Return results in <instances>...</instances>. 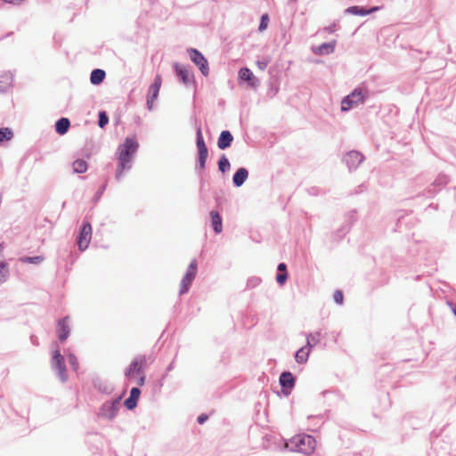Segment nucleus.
Segmentation results:
<instances>
[{
	"label": "nucleus",
	"mask_w": 456,
	"mask_h": 456,
	"mask_svg": "<svg viewBox=\"0 0 456 456\" xmlns=\"http://www.w3.org/2000/svg\"><path fill=\"white\" fill-rule=\"evenodd\" d=\"M197 273V262L196 260H192L186 271L184 277L181 281L180 294L186 293L189 290V288L195 279Z\"/></svg>",
	"instance_id": "obj_6"
},
{
	"label": "nucleus",
	"mask_w": 456,
	"mask_h": 456,
	"mask_svg": "<svg viewBox=\"0 0 456 456\" xmlns=\"http://www.w3.org/2000/svg\"><path fill=\"white\" fill-rule=\"evenodd\" d=\"M109 122V118L104 111L99 113V122L98 125L100 127H104Z\"/></svg>",
	"instance_id": "obj_32"
},
{
	"label": "nucleus",
	"mask_w": 456,
	"mask_h": 456,
	"mask_svg": "<svg viewBox=\"0 0 456 456\" xmlns=\"http://www.w3.org/2000/svg\"><path fill=\"white\" fill-rule=\"evenodd\" d=\"M363 160V156L358 151H350L345 157L346 165L352 168L356 167Z\"/></svg>",
	"instance_id": "obj_13"
},
{
	"label": "nucleus",
	"mask_w": 456,
	"mask_h": 456,
	"mask_svg": "<svg viewBox=\"0 0 456 456\" xmlns=\"http://www.w3.org/2000/svg\"><path fill=\"white\" fill-rule=\"evenodd\" d=\"M321 334L320 332H314L307 336L306 346L312 348L314 346L319 343Z\"/></svg>",
	"instance_id": "obj_28"
},
{
	"label": "nucleus",
	"mask_w": 456,
	"mask_h": 456,
	"mask_svg": "<svg viewBox=\"0 0 456 456\" xmlns=\"http://www.w3.org/2000/svg\"><path fill=\"white\" fill-rule=\"evenodd\" d=\"M248 172L246 168H244V167L239 168L233 175V178H232L233 183L237 187L241 186L244 183V182L246 181V179L248 178Z\"/></svg>",
	"instance_id": "obj_18"
},
{
	"label": "nucleus",
	"mask_w": 456,
	"mask_h": 456,
	"mask_svg": "<svg viewBox=\"0 0 456 456\" xmlns=\"http://www.w3.org/2000/svg\"><path fill=\"white\" fill-rule=\"evenodd\" d=\"M268 22H269L268 15L267 14H264L261 17V21H260V24H259V30L263 31V30L266 29V28L268 26Z\"/></svg>",
	"instance_id": "obj_33"
},
{
	"label": "nucleus",
	"mask_w": 456,
	"mask_h": 456,
	"mask_svg": "<svg viewBox=\"0 0 456 456\" xmlns=\"http://www.w3.org/2000/svg\"><path fill=\"white\" fill-rule=\"evenodd\" d=\"M57 334L61 342L68 338L69 335V317H65L58 322Z\"/></svg>",
	"instance_id": "obj_12"
},
{
	"label": "nucleus",
	"mask_w": 456,
	"mask_h": 456,
	"mask_svg": "<svg viewBox=\"0 0 456 456\" xmlns=\"http://www.w3.org/2000/svg\"><path fill=\"white\" fill-rule=\"evenodd\" d=\"M4 246L0 243V284L4 282L9 274L8 265L4 259Z\"/></svg>",
	"instance_id": "obj_15"
},
{
	"label": "nucleus",
	"mask_w": 456,
	"mask_h": 456,
	"mask_svg": "<svg viewBox=\"0 0 456 456\" xmlns=\"http://www.w3.org/2000/svg\"><path fill=\"white\" fill-rule=\"evenodd\" d=\"M44 260V257L43 256H33V257H24V258H21V261L24 262V263H28V264H40L42 263Z\"/></svg>",
	"instance_id": "obj_31"
},
{
	"label": "nucleus",
	"mask_w": 456,
	"mask_h": 456,
	"mask_svg": "<svg viewBox=\"0 0 456 456\" xmlns=\"http://www.w3.org/2000/svg\"><path fill=\"white\" fill-rule=\"evenodd\" d=\"M12 135V133L8 128H1L0 129V142L4 140H10Z\"/></svg>",
	"instance_id": "obj_30"
},
{
	"label": "nucleus",
	"mask_w": 456,
	"mask_h": 456,
	"mask_svg": "<svg viewBox=\"0 0 456 456\" xmlns=\"http://www.w3.org/2000/svg\"><path fill=\"white\" fill-rule=\"evenodd\" d=\"M73 170L77 174L85 173L87 170V163L83 159H77L73 162Z\"/></svg>",
	"instance_id": "obj_27"
},
{
	"label": "nucleus",
	"mask_w": 456,
	"mask_h": 456,
	"mask_svg": "<svg viewBox=\"0 0 456 456\" xmlns=\"http://www.w3.org/2000/svg\"><path fill=\"white\" fill-rule=\"evenodd\" d=\"M310 351H311V348L308 347L307 346L301 347L296 353V355H295L296 361L300 364L305 363L308 360Z\"/></svg>",
	"instance_id": "obj_20"
},
{
	"label": "nucleus",
	"mask_w": 456,
	"mask_h": 456,
	"mask_svg": "<svg viewBox=\"0 0 456 456\" xmlns=\"http://www.w3.org/2000/svg\"><path fill=\"white\" fill-rule=\"evenodd\" d=\"M70 126V122L67 118H60L55 125L56 132L62 135L67 133L69 127Z\"/></svg>",
	"instance_id": "obj_21"
},
{
	"label": "nucleus",
	"mask_w": 456,
	"mask_h": 456,
	"mask_svg": "<svg viewBox=\"0 0 456 456\" xmlns=\"http://www.w3.org/2000/svg\"><path fill=\"white\" fill-rule=\"evenodd\" d=\"M197 147L199 151V162L200 168H205V164L208 159V151L207 145L204 142V138L202 135L201 128L199 127L197 129Z\"/></svg>",
	"instance_id": "obj_9"
},
{
	"label": "nucleus",
	"mask_w": 456,
	"mask_h": 456,
	"mask_svg": "<svg viewBox=\"0 0 456 456\" xmlns=\"http://www.w3.org/2000/svg\"><path fill=\"white\" fill-rule=\"evenodd\" d=\"M138 149V142L134 138H126L118 148L117 179H120L124 172L131 168L133 156Z\"/></svg>",
	"instance_id": "obj_1"
},
{
	"label": "nucleus",
	"mask_w": 456,
	"mask_h": 456,
	"mask_svg": "<svg viewBox=\"0 0 456 456\" xmlns=\"http://www.w3.org/2000/svg\"><path fill=\"white\" fill-rule=\"evenodd\" d=\"M287 280V273H281L277 274L276 281L280 285H283Z\"/></svg>",
	"instance_id": "obj_35"
},
{
	"label": "nucleus",
	"mask_w": 456,
	"mask_h": 456,
	"mask_svg": "<svg viewBox=\"0 0 456 456\" xmlns=\"http://www.w3.org/2000/svg\"><path fill=\"white\" fill-rule=\"evenodd\" d=\"M141 391L137 387H133L130 391V395L126 399L124 404L128 410H133L137 405V401L140 397Z\"/></svg>",
	"instance_id": "obj_14"
},
{
	"label": "nucleus",
	"mask_w": 456,
	"mask_h": 456,
	"mask_svg": "<svg viewBox=\"0 0 456 456\" xmlns=\"http://www.w3.org/2000/svg\"><path fill=\"white\" fill-rule=\"evenodd\" d=\"M191 60L199 67L201 73L207 77L209 74L208 63L206 58L197 49L188 51Z\"/></svg>",
	"instance_id": "obj_8"
},
{
	"label": "nucleus",
	"mask_w": 456,
	"mask_h": 456,
	"mask_svg": "<svg viewBox=\"0 0 456 456\" xmlns=\"http://www.w3.org/2000/svg\"><path fill=\"white\" fill-rule=\"evenodd\" d=\"M364 101V95L362 90H354L350 95H347L341 102L342 111H346L354 106L362 103Z\"/></svg>",
	"instance_id": "obj_5"
},
{
	"label": "nucleus",
	"mask_w": 456,
	"mask_h": 456,
	"mask_svg": "<svg viewBox=\"0 0 456 456\" xmlns=\"http://www.w3.org/2000/svg\"><path fill=\"white\" fill-rule=\"evenodd\" d=\"M316 445L315 439L312 436L298 435L294 436L285 446L290 447L291 451L299 452L305 454H310L314 452Z\"/></svg>",
	"instance_id": "obj_3"
},
{
	"label": "nucleus",
	"mask_w": 456,
	"mask_h": 456,
	"mask_svg": "<svg viewBox=\"0 0 456 456\" xmlns=\"http://www.w3.org/2000/svg\"><path fill=\"white\" fill-rule=\"evenodd\" d=\"M162 80L159 75H157L155 77L154 83L150 86L148 90L147 95V107L150 110L153 108V102L158 98L160 87H161Z\"/></svg>",
	"instance_id": "obj_10"
},
{
	"label": "nucleus",
	"mask_w": 456,
	"mask_h": 456,
	"mask_svg": "<svg viewBox=\"0 0 456 456\" xmlns=\"http://www.w3.org/2000/svg\"><path fill=\"white\" fill-rule=\"evenodd\" d=\"M208 416L207 414L203 413L198 417V422H199V424H203L208 420Z\"/></svg>",
	"instance_id": "obj_37"
},
{
	"label": "nucleus",
	"mask_w": 456,
	"mask_h": 456,
	"mask_svg": "<svg viewBox=\"0 0 456 456\" xmlns=\"http://www.w3.org/2000/svg\"><path fill=\"white\" fill-rule=\"evenodd\" d=\"M379 10V7H373L370 10H365L359 6H352L347 9V12L355 15H366Z\"/></svg>",
	"instance_id": "obj_26"
},
{
	"label": "nucleus",
	"mask_w": 456,
	"mask_h": 456,
	"mask_svg": "<svg viewBox=\"0 0 456 456\" xmlns=\"http://www.w3.org/2000/svg\"><path fill=\"white\" fill-rule=\"evenodd\" d=\"M452 312H453V314H455V316H456V307L452 308Z\"/></svg>",
	"instance_id": "obj_40"
},
{
	"label": "nucleus",
	"mask_w": 456,
	"mask_h": 456,
	"mask_svg": "<svg viewBox=\"0 0 456 456\" xmlns=\"http://www.w3.org/2000/svg\"><path fill=\"white\" fill-rule=\"evenodd\" d=\"M174 68L177 77L183 84L187 85L192 80L193 76L185 66L175 63Z\"/></svg>",
	"instance_id": "obj_11"
},
{
	"label": "nucleus",
	"mask_w": 456,
	"mask_h": 456,
	"mask_svg": "<svg viewBox=\"0 0 456 456\" xmlns=\"http://www.w3.org/2000/svg\"><path fill=\"white\" fill-rule=\"evenodd\" d=\"M268 61L267 60H265V61H257V66L260 69H265L267 65H268Z\"/></svg>",
	"instance_id": "obj_38"
},
{
	"label": "nucleus",
	"mask_w": 456,
	"mask_h": 456,
	"mask_svg": "<svg viewBox=\"0 0 456 456\" xmlns=\"http://www.w3.org/2000/svg\"><path fill=\"white\" fill-rule=\"evenodd\" d=\"M147 365V361L144 355H138L135 357L128 368L126 370L125 375L130 379H137L136 383L138 386H143L145 382V375L143 372V369Z\"/></svg>",
	"instance_id": "obj_2"
},
{
	"label": "nucleus",
	"mask_w": 456,
	"mask_h": 456,
	"mask_svg": "<svg viewBox=\"0 0 456 456\" xmlns=\"http://www.w3.org/2000/svg\"><path fill=\"white\" fill-rule=\"evenodd\" d=\"M294 382L293 375L290 372H283L280 377V383L283 387L291 388Z\"/></svg>",
	"instance_id": "obj_23"
},
{
	"label": "nucleus",
	"mask_w": 456,
	"mask_h": 456,
	"mask_svg": "<svg viewBox=\"0 0 456 456\" xmlns=\"http://www.w3.org/2000/svg\"><path fill=\"white\" fill-rule=\"evenodd\" d=\"M286 265L284 263H281L279 265H278V270L280 272H282V273H286Z\"/></svg>",
	"instance_id": "obj_39"
},
{
	"label": "nucleus",
	"mask_w": 456,
	"mask_h": 456,
	"mask_svg": "<svg viewBox=\"0 0 456 456\" xmlns=\"http://www.w3.org/2000/svg\"><path fill=\"white\" fill-rule=\"evenodd\" d=\"M212 227L216 233H220L223 230L222 218L220 215L216 211L210 212Z\"/></svg>",
	"instance_id": "obj_19"
},
{
	"label": "nucleus",
	"mask_w": 456,
	"mask_h": 456,
	"mask_svg": "<svg viewBox=\"0 0 456 456\" xmlns=\"http://www.w3.org/2000/svg\"><path fill=\"white\" fill-rule=\"evenodd\" d=\"M232 140H233V137L229 131H223L220 134V136L217 141L218 148L221 150H224V149L230 147Z\"/></svg>",
	"instance_id": "obj_16"
},
{
	"label": "nucleus",
	"mask_w": 456,
	"mask_h": 456,
	"mask_svg": "<svg viewBox=\"0 0 456 456\" xmlns=\"http://www.w3.org/2000/svg\"><path fill=\"white\" fill-rule=\"evenodd\" d=\"M69 362L72 365L74 370H77L78 367L77 360L74 355L69 356Z\"/></svg>",
	"instance_id": "obj_36"
},
{
	"label": "nucleus",
	"mask_w": 456,
	"mask_h": 456,
	"mask_svg": "<svg viewBox=\"0 0 456 456\" xmlns=\"http://www.w3.org/2000/svg\"><path fill=\"white\" fill-rule=\"evenodd\" d=\"M218 167L219 170L223 173L228 170L230 168V162L228 159L223 156L218 162Z\"/></svg>",
	"instance_id": "obj_29"
},
{
	"label": "nucleus",
	"mask_w": 456,
	"mask_h": 456,
	"mask_svg": "<svg viewBox=\"0 0 456 456\" xmlns=\"http://www.w3.org/2000/svg\"><path fill=\"white\" fill-rule=\"evenodd\" d=\"M105 77V71L102 69H94L90 76V81L94 85L101 84Z\"/></svg>",
	"instance_id": "obj_22"
},
{
	"label": "nucleus",
	"mask_w": 456,
	"mask_h": 456,
	"mask_svg": "<svg viewBox=\"0 0 456 456\" xmlns=\"http://www.w3.org/2000/svg\"><path fill=\"white\" fill-rule=\"evenodd\" d=\"M52 366L54 370H58L59 377L62 382H65L68 379L67 370L63 356L58 348L53 352Z\"/></svg>",
	"instance_id": "obj_4"
},
{
	"label": "nucleus",
	"mask_w": 456,
	"mask_h": 456,
	"mask_svg": "<svg viewBox=\"0 0 456 456\" xmlns=\"http://www.w3.org/2000/svg\"><path fill=\"white\" fill-rule=\"evenodd\" d=\"M102 415L108 419H113L116 415L117 408L112 403H106L102 409Z\"/></svg>",
	"instance_id": "obj_24"
},
{
	"label": "nucleus",
	"mask_w": 456,
	"mask_h": 456,
	"mask_svg": "<svg viewBox=\"0 0 456 456\" xmlns=\"http://www.w3.org/2000/svg\"><path fill=\"white\" fill-rule=\"evenodd\" d=\"M239 77L244 81L248 82L251 86H256L257 80L255 78L251 70L248 68H242L239 71Z\"/></svg>",
	"instance_id": "obj_17"
},
{
	"label": "nucleus",
	"mask_w": 456,
	"mask_h": 456,
	"mask_svg": "<svg viewBox=\"0 0 456 456\" xmlns=\"http://www.w3.org/2000/svg\"><path fill=\"white\" fill-rule=\"evenodd\" d=\"M92 239V226L89 223H85L77 237V246L79 250H86Z\"/></svg>",
	"instance_id": "obj_7"
},
{
	"label": "nucleus",
	"mask_w": 456,
	"mask_h": 456,
	"mask_svg": "<svg viewBox=\"0 0 456 456\" xmlns=\"http://www.w3.org/2000/svg\"><path fill=\"white\" fill-rule=\"evenodd\" d=\"M334 43H324L314 49V52L318 54H328L334 51Z\"/></svg>",
	"instance_id": "obj_25"
},
{
	"label": "nucleus",
	"mask_w": 456,
	"mask_h": 456,
	"mask_svg": "<svg viewBox=\"0 0 456 456\" xmlns=\"http://www.w3.org/2000/svg\"><path fill=\"white\" fill-rule=\"evenodd\" d=\"M334 301L341 305L343 303L344 296L341 290H336L333 295Z\"/></svg>",
	"instance_id": "obj_34"
}]
</instances>
